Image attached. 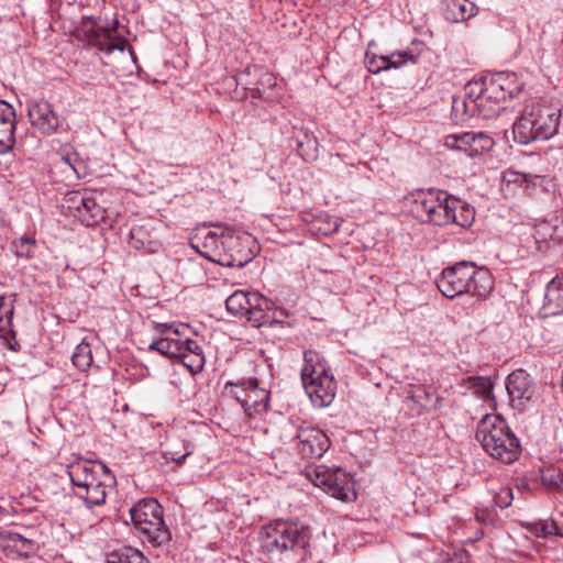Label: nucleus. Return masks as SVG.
<instances>
[{"label": "nucleus", "instance_id": "obj_47", "mask_svg": "<svg viewBox=\"0 0 563 563\" xmlns=\"http://www.w3.org/2000/svg\"><path fill=\"white\" fill-rule=\"evenodd\" d=\"M263 80H264V81H265L269 87H272V86H274V85H275V78H274V77H273V75H272V74H269V73H265V74L263 75Z\"/></svg>", "mask_w": 563, "mask_h": 563}, {"label": "nucleus", "instance_id": "obj_49", "mask_svg": "<svg viewBox=\"0 0 563 563\" xmlns=\"http://www.w3.org/2000/svg\"><path fill=\"white\" fill-rule=\"evenodd\" d=\"M65 162H66L70 167H73V166H71V164H70V162H69V158H66V159H65Z\"/></svg>", "mask_w": 563, "mask_h": 563}, {"label": "nucleus", "instance_id": "obj_8", "mask_svg": "<svg viewBox=\"0 0 563 563\" xmlns=\"http://www.w3.org/2000/svg\"><path fill=\"white\" fill-rule=\"evenodd\" d=\"M452 198L441 190H417L406 196L405 205L410 214L422 223L448 225Z\"/></svg>", "mask_w": 563, "mask_h": 563}, {"label": "nucleus", "instance_id": "obj_24", "mask_svg": "<svg viewBox=\"0 0 563 563\" xmlns=\"http://www.w3.org/2000/svg\"><path fill=\"white\" fill-rule=\"evenodd\" d=\"M220 234L207 228L197 229L194 233L190 243L191 246L205 258L216 256L214 250L217 249L218 238Z\"/></svg>", "mask_w": 563, "mask_h": 563}, {"label": "nucleus", "instance_id": "obj_17", "mask_svg": "<svg viewBox=\"0 0 563 563\" xmlns=\"http://www.w3.org/2000/svg\"><path fill=\"white\" fill-rule=\"evenodd\" d=\"M277 307L271 299L256 292L253 294L251 305L247 308V312L244 318H246V320L256 328L273 325L277 321Z\"/></svg>", "mask_w": 563, "mask_h": 563}, {"label": "nucleus", "instance_id": "obj_48", "mask_svg": "<svg viewBox=\"0 0 563 563\" xmlns=\"http://www.w3.org/2000/svg\"><path fill=\"white\" fill-rule=\"evenodd\" d=\"M277 310H278V311L276 312L277 321H276L275 323L280 322V321H282V320H280V318L286 317V312H285V310H284V309H279V308H277Z\"/></svg>", "mask_w": 563, "mask_h": 563}, {"label": "nucleus", "instance_id": "obj_18", "mask_svg": "<svg viewBox=\"0 0 563 563\" xmlns=\"http://www.w3.org/2000/svg\"><path fill=\"white\" fill-rule=\"evenodd\" d=\"M16 115L14 108L0 100V154L12 150L15 143Z\"/></svg>", "mask_w": 563, "mask_h": 563}, {"label": "nucleus", "instance_id": "obj_27", "mask_svg": "<svg viewBox=\"0 0 563 563\" xmlns=\"http://www.w3.org/2000/svg\"><path fill=\"white\" fill-rule=\"evenodd\" d=\"M446 13L454 22L466 21L477 14V7L470 0H450Z\"/></svg>", "mask_w": 563, "mask_h": 563}, {"label": "nucleus", "instance_id": "obj_29", "mask_svg": "<svg viewBox=\"0 0 563 563\" xmlns=\"http://www.w3.org/2000/svg\"><path fill=\"white\" fill-rule=\"evenodd\" d=\"M253 294L254 292H245L243 290L234 291L225 300L227 310L233 316L245 317Z\"/></svg>", "mask_w": 563, "mask_h": 563}, {"label": "nucleus", "instance_id": "obj_1", "mask_svg": "<svg viewBox=\"0 0 563 563\" xmlns=\"http://www.w3.org/2000/svg\"><path fill=\"white\" fill-rule=\"evenodd\" d=\"M437 287L450 299L464 294L485 298L493 290L494 280L488 269L472 262H460L443 269L437 278Z\"/></svg>", "mask_w": 563, "mask_h": 563}, {"label": "nucleus", "instance_id": "obj_40", "mask_svg": "<svg viewBox=\"0 0 563 563\" xmlns=\"http://www.w3.org/2000/svg\"><path fill=\"white\" fill-rule=\"evenodd\" d=\"M9 539L12 545L20 552H23L25 556H29L35 550L33 540L26 539L19 533H10Z\"/></svg>", "mask_w": 563, "mask_h": 563}, {"label": "nucleus", "instance_id": "obj_20", "mask_svg": "<svg viewBox=\"0 0 563 563\" xmlns=\"http://www.w3.org/2000/svg\"><path fill=\"white\" fill-rule=\"evenodd\" d=\"M224 246L228 260L224 266L242 267L252 258L251 252L244 244L243 239L233 232H224Z\"/></svg>", "mask_w": 563, "mask_h": 563}, {"label": "nucleus", "instance_id": "obj_30", "mask_svg": "<svg viewBox=\"0 0 563 563\" xmlns=\"http://www.w3.org/2000/svg\"><path fill=\"white\" fill-rule=\"evenodd\" d=\"M409 398L427 410H437L441 406V397L423 386L412 388Z\"/></svg>", "mask_w": 563, "mask_h": 563}, {"label": "nucleus", "instance_id": "obj_39", "mask_svg": "<svg viewBox=\"0 0 563 563\" xmlns=\"http://www.w3.org/2000/svg\"><path fill=\"white\" fill-rule=\"evenodd\" d=\"M365 64L367 69L373 74H379L380 71L388 70V60L386 55H376L371 52H366Z\"/></svg>", "mask_w": 563, "mask_h": 563}, {"label": "nucleus", "instance_id": "obj_44", "mask_svg": "<svg viewBox=\"0 0 563 563\" xmlns=\"http://www.w3.org/2000/svg\"><path fill=\"white\" fill-rule=\"evenodd\" d=\"M538 178H539L538 176H531V175L519 174V173H514V172H509L505 176V179L508 183H519L520 185L533 183V180L538 179Z\"/></svg>", "mask_w": 563, "mask_h": 563}, {"label": "nucleus", "instance_id": "obj_38", "mask_svg": "<svg viewBox=\"0 0 563 563\" xmlns=\"http://www.w3.org/2000/svg\"><path fill=\"white\" fill-rule=\"evenodd\" d=\"M386 56L389 64L388 70L399 69L406 66L408 63L416 64L417 62V56L411 54L409 51H397Z\"/></svg>", "mask_w": 563, "mask_h": 563}, {"label": "nucleus", "instance_id": "obj_7", "mask_svg": "<svg viewBox=\"0 0 563 563\" xmlns=\"http://www.w3.org/2000/svg\"><path fill=\"white\" fill-rule=\"evenodd\" d=\"M117 25V21L107 26L95 23L90 18L82 21L88 42L104 53L107 59L103 63L113 67H126L133 63L134 56L126 40L118 34Z\"/></svg>", "mask_w": 563, "mask_h": 563}, {"label": "nucleus", "instance_id": "obj_26", "mask_svg": "<svg viewBox=\"0 0 563 563\" xmlns=\"http://www.w3.org/2000/svg\"><path fill=\"white\" fill-rule=\"evenodd\" d=\"M453 207L449 213V224H456L461 228H468L475 220V210L467 202L453 197L451 200Z\"/></svg>", "mask_w": 563, "mask_h": 563}, {"label": "nucleus", "instance_id": "obj_45", "mask_svg": "<svg viewBox=\"0 0 563 563\" xmlns=\"http://www.w3.org/2000/svg\"><path fill=\"white\" fill-rule=\"evenodd\" d=\"M341 225V221L336 218L332 219L330 216H325V227L322 229V228H319V230H322V233L324 235H328V234H331V233H334L339 230Z\"/></svg>", "mask_w": 563, "mask_h": 563}, {"label": "nucleus", "instance_id": "obj_4", "mask_svg": "<svg viewBox=\"0 0 563 563\" xmlns=\"http://www.w3.org/2000/svg\"><path fill=\"white\" fill-rule=\"evenodd\" d=\"M475 437L492 457L506 464L516 461L520 454L519 440L499 416L486 415L479 421Z\"/></svg>", "mask_w": 563, "mask_h": 563}, {"label": "nucleus", "instance_id": "obj_2", "mask_svg": "<svg viewBox=\"0 0 563 563\" xmlns=\"http://www.w3.org/2000/svg\"><path fill=\"white\" fill-rule=\"evenodd\" d=\"M156 330L161 338L153 341L148 350L179 361L192 375L202 371L206 362L202 349L197 341L185 335L186 325L162 323L156 325Z\"/></svg>", "mask_w": 563, "mask_h": 563}, {"label": "nucleus", "instance_id": "obj_14", "mask_svg": "<svg viewBox=\"0 0 563 563\" xmlns=\"http://www.w3.org/2000/svg\"><path fill=\"white\" fill-rule=\"evenodd\" d=\"M495 142L484 132H464L445 136L444 145L450 150L463 152L468 157H477L489 152Z\"/></svg>", "mask_w": 563, "mask_h": 563}, {"label": "nucleus", "instance_id": "obj_11", "mask_svg": "<svg viewBox=\"0 0 563 563\" xmlns=\"http://www.w3.org/2000/svg\"><path fill=\"white\" fill-rule=\"evenodd\" d=\"M307 532L287 522H276L265 528L261 545L267 553H283L308 544Z\"/></svg>", "mask_w": 563, "mask_h": 563}, {"label": "nucleus", "instance_id": "obj_3", "mask_svg": "<svg viewBox=\"0 0 563 563\" xmlns=\"http://www.w3.org/2000/svg\"><path fill=\"white\" fill-rule=\"evenodd\" d=\"M560 118L561 109L555 104L528 103L512 124L514 140L522 145L549 140L556 134Z\"/></svg>", "mask_w": 563, "mask_h": 563}, {"label": "nucleus", "instance_id": "obj_35", "mask_svg": "<svg viewBox=\"0 0 563 563\" xmlns=\"http://www.w3.org/2000/svg\"><path fill=\"white\" fill-rule=\"evenodd\" d=\"M73 364L81 372H86L92 365V351L90 344L82 340L71 355Z\"/></svg>", "mask_w": 563, "mask_h": 563}, {"label": "nucleus", "instance_id": "obj_10", "mask_svg": "<svg viewBox=\"0 0 563 563\" xmlns=\"http://www.w3.org/2000/svg\"><path fill=\"white\" fill-rule=\"evenodd\" d=\"M506 78L498 75L493 78L470 81L465 91L470 93L471 103L473 102L477 115L489 119L498 115L505 109V101L508 91L505 88Z\"/></svg>", "mask_w": 563, "mask_h": 563}, {"label": "nucleus", "instance_id": "obj_46", "mask_svg": "<svg viewBox=\"0 0 563 563\" xmlns=\"http://www.w3.org/2000/svg\"><path fill=\"white\" fill-rule=\"evenodd\" d=\"M478 386L482 388L483 397L486 400H494L493 395V383L488 378L479 377L478 378Z\"/></svg>", "mask_w": 563, "mask_h": 563}, {"label": "nucleus", "instance_id": "obj_22", "mask_svg": "<svg viewBox=\"0 0 563 563\" xmlns=\"http://www.w3.org/2000/svg\"><path fill=\"white\" fill-rule=\"evenodd\" d=\"M129 244L135 250L150 254L157 253L159 250V243L147 225L133 227L130 231Z\"/></svg>", "mask_w": 563, "mask_h": 563}, {"label": "nucleus", "instance_id": "obj_9", "mask_svg": "<svg viewBox=\"0 0 563 563\" xmlns=\"http://www.w3.org/2000/svg\"><path fill=\"white\" fill-rule=\"evenodd\" d=\"M130 515L143 543L159 547L170 540V533L165 527L162 507L157 500L151 498L135 504Z\"/></svg>", "mask_w": 563, "mask_h": 563}, {"label": "nucleus", "instance_id": "obj_32", "mask_svg": "<svg viewBox=\"0 0 563 563\" xmlns=\"http://www.w3.org/2000/svg\"><path fill=\"white\" fill-rule=\"evenodd\" d=\"M107 563H148L144 554L131 547H124L111 552L107 556Z\"/></svg>", "mask_w": 563, "mask_h": 563}, {"label": "nucleus", "instance_id": "obj_36", "mask_svg": "<svg viewBox=\"0 0 563 563\" xmlns=\"http://www.w3.org/2000/svg\"><path fill=\"white\" fill-rule=\"evenodd\" d=\"M475 114L477 111L474 109L473 102L471 103L470 93L466 92L464 98H453L452 115L456 121H465Z\"/></svg>", "mask_w": 563, "mask_h": 563}, {"label": "nucleus", "instance_id": "obj_23", "mask_svg": "<svg viewBox=\"0 0 563 563\" xmlns=\"http://www.w3.org/2000/svg\"><path fill=\"white\" fill-rule=\"evenodd\" d=\"M325 492L342 501H353L356 498V493L350 476L341 468H336V475L332 477Z\"/></svg>", "mask_w": 563, "mask_h": 563}, {"label": "nucleus", "instance_id": "obj_25", "mask_svg": "<svg viewBox=\"0 0 563 563\" xmlns=\"http://www.w3.org/2000/svg\"><path fill=\"white\" fill-rule=\"evenodd\" d=\"M15 299V294L0 296V338L4 340L14 338L12 319Z\"/></svg>", "mask_w": 563, "mask_h": 563}, {"label": "nucleus", "instance_id": "obj_28", "mask_svg": "<svg viewBox=\"0 0 563 563\" xmlns=\"http://www.w3.org/2000/svg\"><path fill=\"white\" fill-rule=\"evenodd\" d=\"M191 445L189 442L180 439H174L166 442L163 455L166 460H170L177 464H183L188 455L191 454Z\"/></svg>", "mask_w": 563, "mask_h": 563}, {"label": "nucleus", "instance_id": "obj_16", "mask_svg": "<svg viewBox=\"0 0 563 563\" xmlns=\"http://www.w3.org/2000/svg\"><path fill=\"white\" fill-rule=\"evenodd\" d=\"M298 451L305 459L321 457L330 446L327 434L317 428H303L297 434Z\"/></svg>", "mask_w": 563, "mask_h": 563}, {"label": "nucleus", "instance_id": "obj_19", "mask_svg": "<svg viewBox=\"0 0 563 563\" xmlns=\"http://www.w3.org/2000/svg\"><path fill=\"white\" fill-rule=\"evenodd\" d=\"M506 389L512 402L530 400L533 396V387L530 375L525 369H516L507 376Z\"/></svg>", "mask_w": 563, "mask_h": 563}, {"label": "nucleus", "instance_id": "obj_12", "mask_svg": "<svg viewBox=\"0 0 563 563\" xmlns=\"http://www.w3.org/2000/svg\"><path fill=\"white\" fill-rule=\"evenodd\" d=\"M65 208L86 227L97 224L104 217V209L91 192L70 191L65 198Z\"/></svg>", "mask_w": 563, "mask_h": 563}, {"label": "nucleus", "instance_id": "obj_41", "mask_svg": "<svg viewBox=\"0 0 563 563\" xmlns=\"http://www.w3.org/2000/svg\"><path fill=\"white\" fill-rule=\"evenodd\" d=\"M216 256H209L208 261L220 264L222 266L228 263L225 246H224V232L218 238L217 249L214 250Z\"/></svg>", "mask_w": 563, "mask_h": 563}, {"label": "nucleus", "instance_id": "obj_42", "mask_svg": "<svg viewBox=\"0 0 563 563\" xmlns=\"http://www.w3.org/2000/svg\"><path fill=\"white\" fill-rule=\"evenodd\" d=\"M556 530V526L554 522H536L531 525L530 531L536 534L538 538H544L553 533Z\"/></svg>", "mask_w": 563, "mask_h": 563}, {"label": "nucleus", "instance_id": "obj_31", "mask_svg": "<svg viewBox=\"0 0 563 563\" xmlns=\"http://www.w3.org/2000/svg\"><path fill=\"white\" fill-rule=\"evenodd\" d=\"M336 475V468H330L325 465L309 466L306 470V477L317 487H322L324 490Z\"/></svg>", "mask_w": 563, "mask_h": 563}, {"label": "nucleus", "instance_id": "obj_21", "mask_svg": "<svg viewBox=\"0 0 563 563\" xmlns=\"http://www.w3.org/2000/svg\"><path fill=\"white\" fill-rule=\"evenodd\" d=\"M543 317H554L563 312V276H555L548 285L542 306Z\"/></svg>", "mask_w": 563, "mask_h": 563}, {"label": "nucleus", "instance_id": "obj_50", "mask_svg": "<svg viewBox=\"0 0 563 563\" xmlns=\"http://www.w3.org/2000/svg\"><path fill=\"white\" fill-rule=\"evenodd\" d=\"M562 314H563V311H562Z\"/></svg>", "mask_w": 563, "mask_h": 563}, {"label": "nucleus", "instance_id": "obj_6", "mask_svg": "<svg viewBox=\"0 0 563 563\" xmlns=\"http://www.w3.org/2000/svg\"><path fill=\"white\" fill-rule=\"evenodd\" d=\"M301 369L302 386L314 407L330 406L336 394V383L323 357L316 351H306Z\"/></svg>", "mask_w": 563, "mask_h": 563}, {"label": "nucleus", "instance_id": "obj_5", "mask_svg": "<svg viewBox=\"0 0 563 563\" xmlns=\"http://www.w3.org/2000/svg\"><path fill=\"white\" fill-rule=\"evenodd\" d=\"M67 473L73 485L84 490L80 497L88 508L106 503L113 478L104 464L80 460L70 464Z\"/></svg>", "mask_w": 563, "mask_h": 563}, {"label": "nucleus", "instance_id": "obj_43", "mask_svg": "<svg viewBox=\"0 0 563 563\" xmlns=\"http://www.w3.org/2000/svg\"><path fill=\"white\" fill-rule=\"evenodd\" d=\"M514 499L512 490L509 487L501 488L495 496V504L500 508H507Z\"/></svg>", "mask_w": 563, "mask_h": 563}, {"label": "nucleus", "instance_id": "obj_34", "mask_svg": "<svg viewBox=\"0 0 563 563\" xmlns=\"http://www.w3.org/2000/svg\"><path fill=\"white\" fill-rule=\"evenodd\" d=\"M36 245L33 236L22 235L11 242L10 249L16 257L30 260L34 257Z\"/></svg>", "mask_w": 563, "mask_h": 563}, {"label": "nucleus", "instance_id": "obj_15", "mask_svg": "<svg viewBox=\"0 0 563 563\" xmlns=\"http://www.w3.org/2000/svg\"><path fill=\"white\" fill-rule=\"evenodd\" d=\"M27 117L31 125L44 134L56 132L60 125L52 104L45 100L31 101L27 104Z\"/></svg>", "mask_w": 563, "mask_h": 563}, {"label": "nucleus", "instance_id": "obj_37", "mask_svg": "<svg viewBox=\"0 0 563 563\" xmlns=\"http://www.w3.org/2000/svg\"><path fill=\"white\" fill-rule=\"evenodd\" d=\"M541 482L550 490H563V473L554 466L541 470Z\"/></svg>", "mask_w": 563, "mask_h": 563}, {"label": "nucleus", "instance_id": "obj_33", "mask_svg": "<svg viewBox=\"0 0 563 563\" xmlns=\"http://www.w3.org/2000/svg\"><path fill=\"white\" fill-rule=\"evenodd\" d=\"M296 142L297 152L303 159H309L314 156L318 147V141L312 133L300 130L296 135Z\"/></svg>", "mask_w": 563, "mask_h": 563}, {"label": "nucleus", "instance_id": "obj_13", "mask_svg": "<svg viewBox=\"0 0 563 563\" xmlns=\"http://www.w3.org/2000/svg\"><path fill=\"white\" fill-rule=\"evenodd\" d=\"M230 386L234 387L230 390V394L241 404L250 417L266 411L269 393L265 388L258 387L257 379L250 378L238 385L230 384Z\"/></svg>", "mask_w": 563, "mask_h": 563}]
</instances>
